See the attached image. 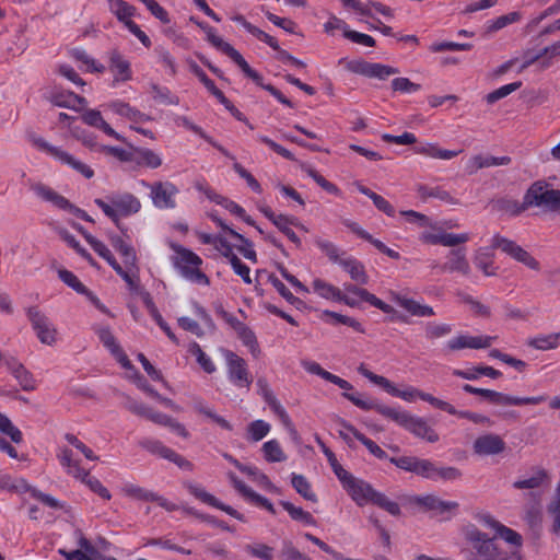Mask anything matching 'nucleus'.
Listing matches in <instances>:
<instances>
[{"label":"nucleus","instance_id":"nucleus-1","mask_svg":"<svg viewBox=\"0 0 560 560\" xmlns=\"http://www.w3.org/2000/svg\"><path fill=\"white\" fill-rule=\"evenodd\" d=\"M389 460L392 464L402 470L413 472L422 478L431 479L434 481H452L462 477L460 470L456 467L439 466L429 459H423L416 456L392 457Z\"/></svg>","mask_w":560,"mask_h":560},{"label":"nucleus","instance_id":"nucleus-2","mask_svg":"<svg viewBox=\"0 0 560 560\" xmlns=\"http://www.w3.org/2000/svg\"><path fill=\"white\" fill-rule=\"evenodd\" d=\"M409 502L422 509L424 512H431L433 516L441 521H450L459 508L455 501H445L435 494L415 495Z\"/></svg>","mask_w":560,"mask_h":560},{"label":"nucleus","instance_id":"nucleus-3","mask_svg":"<svg viewBox=\"0 0 560 560\" xmlns=\"http://www.w3.org/2000/svg\"><path fill=\"white\" fill-rule=\"evenodd\" d=\"M200 26L206 31L207 38L212 46L230 57L242 69L246 77L250 78L257 84H260V80H262L261 75L249 67L243 56L231 44L218 36L212 27L202 26L201 24Z\"/></svg>","mask_w":560,"mask_h":560},{"label":"nucleus","instance_id":"nucleus-4","mask_svg":"<svg viewBox=\"0 0 560 560\" xmlns=\"http://www.w3.org/2000/svg\"><path fill=\"white\" fill-rule=\"evenodd\" d=\"M525 206H535L548 210H560V190L551 189L547 184H533L525 195Z\"/></svg>","mask_w":560,"mask_h":560},{"label":"nucleus","instance_id":"nucleus-5","mask_svg":"<svg viewBox=\"0 0 560 560\" xmlns=\"http://www.w3.org/2000/svg\"><path fill=\"white\" fill-rule=\"evenodd\" d=\"M345 397L350 400L357 407L363 410H375L380 415L395 421L397 424L401 425L406 422V417L408 412L398 410L383 404L376 402L372 399L365 398L362 394H345Z\"/></svg>","mask_w":560,"mask_h":560},{"label":"nucleus","instance_id":"nucleus-6","mask_svg":"<svg viewBox=\"0 0 560 560\" xmlns=\"http://www.w3.org/2000/svg\"><path fill=\"white\" fill-rule=\"evenodd\" d=\"M492 248H497L524 264L533 270H539V262L523 247L517 245L514 241L503 237L501 235H494L492 238Z\"/></svg>","mask_w":560,"mask_h":560},{"label":"nucleus","instance_id":"nucleus-7","mask_svg":"<svg viewBox=\"0 0 560 560\" xmlns=\"http://www.w3.org/2000/svg\"><path fill=\"white\" fill-rule=\"evenodd\" d=\"M27 317L40 342L48 346L56 342L57 330L50 319L38 307H30Z\"/></svg>","mask_w":560,"mask_h":560},{"label":"nucleus","instance_id":"nucleus-8","mask_svg":"<svg viewBox=\"0 0 560 560\" xmlns=\"http://www.w3.org/2000/svg\"><path fill=\"white\" fill-rule=\"evenodd\" d=\"M358 371L361 375L366 377L369 381L374 383L375 385L381 386L388 394L399 397L406 401H413L417 397L419 398L420 390L415 387H408L404 390L398 389L389 380L384 376L377 375L370 370H368L364 364H361L358 368Z\"/></svg>","mask_w":560,"mask_h":560},{"label":"nucleus","instance_id":"nucleus-9","mask_svg":"<svg viewBox=\"0 0 560 560\" xmlns=\"http://www.w3.org/2000/svg\"><path fill=\"white\" fill-rule=\"evenodd\" d=\"M497 338V336L488 335L471 336L468 334H460L450 339L446 343V348L450 351H457L463 349H487L492 346Z\"/></svg>","mask_w":560,"mask_h":560},{"label":"nucleus","instance_id":"nucleus-10","mask_svg":"<svg viewBox=\"0 0 560 560\" xmlns=\"http://www.w3.org/2000/svg\"><path fill=\"white\" fill-rule=\"evenodd\" d=\"M225 359L228 362L230 380L237 387H245L248 389L253 378L247 371L245 360L230 350L225 351Z\"/></svg>","mask_w":560,"mask_h":560},{"label":"nucleus","instance_id":"nucleus-11","mask_svg":"<svg viewBox=\"0 0 560 560\" xmlns=\"http://www.w3.org/2000/svg\"><path fill=\"white\" fill-rule=\"evenodd\" d=\"M140 446L152 454L176 464L179 468L191 470L192 464L172 448L165 446L161 441L153 439H143L139 442Z\"/></svg>","mask_w":560,"mask_h":560},{"label":"nucleus","instance_id":"nucleus-12","mask_svg":"<svg viewBox=\"0 0 560 560\" xmlns=\"http://www.w3.org/2000/svg\"><path fill=\"white\" fill-rule=\"evenodd\" d=\"M343 488L351 497V499L359 505L363 506L372 503L376 490L362 479H358L350 475L343 482Z\"/></svg>","mask_w":560,"mask_h":560},{"label":"nucleus","instance_id":"nucleus-13","mask_svg":"<svg viewBox=\"0 0 560 560\" xmlns=\"http://www.w3.org/2000/svg\"><path fill=\"white\" fill-rule=\"evenodd\" d=\"M150 188L155 207L160 209H174L176 207L175 196L178 194V189L173 183L158 182L150 185Z\"/></svg>","mask_w":560,"mask_h":560},{"label":"nucleus","instance_id":"nucleus-14","mask_svg":"<svg viewBox=\"0 0 560 560\" xmlns=\"http://www.w3.org/2000/svg\"><path fill=\"white\" fill-rule=\"evenodd\" d=\"M480 522L495 530V538L499 537L503 539L505 542L512 546L513 549L518 550L523 545L522 536L512 528L506 527L501 524L490 514H482L479 517Z\"/></svg>","mask_w":560,"mask_h":560},{"label":"nucleus","instance_id":"nucleus-15","mask_svg":"<svg viewBox=\"0 0 560 560\" xmlns=\"http://www.w3.org/2000/svg\"><path fill=\"white\" fill-rule=\"evenodd\" d=\"M503 439L494 433H486L478 436L472 444L474 453L479 456H493L505 451Z\"/></svg>","mask_w":560,"mask_h":560},{"label":"nucleus","instance_id":"nucleus-16","mask_svg":"<svg viewBox=\"0 0 560 560\" xmlns=\"http://www.w3.org/2000/svg\"><path fill=\"white\" fill-rule=\"evenodd\" d=\"M2 363L19 382L23 390L30 392L35 389L33 374L16 358L4 354Z\"/></svg>","mask_w":560,"mask_h":560},{"label":"nucleus","instance_id":"nucleus-17","mask_svg":"<svg viewBox=\"0 0 560 560\" xmlns=\"http://www.w3.org/2000/svg\"><path fill=\"white\" fill-rule=\"evenodd\" d=\"M186 488H187V490L189 491L190 494H192L196 499L200 500L201 502H203V503H206L208 505H211L213 508H217V509L225 512L226 514L231 515L232 517H234V518H236L238 521H244V516L241 513H238L232 506L226 505V504L220 502L214 495H212L211 493L207 492L200 486H197V485H195L192 482H187L186 483Z\"/></svg>","mask_w":560,"mask_h":560},{"label":"nucleus","instance_id":"nucleus-18","mask_svg":"<svg viewBox=\"0 0 560 560\" xmlns=\"http://www.w3.org/2000/svg\"><path fill=\"white\" fill-rule=\"evenodd\" d=\"M312 288L313 291L323 299L343 302L350 307L358 306V301L354 298L343 294L337 287L322 279H315L312 283Z\"/></svg>","mask_w":560,"mask_h":560},{"label":"nucleus","instance_id":"nucleus-19","mask_svg":"<svg viewBox=\"0 0 560 560\" xmlns=\"http://www.w3.org/2000/svg\"><path fill=\"white\" fill-rule=\"evenodd\" d=\"M402 427L416 436L430 443H435L439 440L438 433L422 418L408 413Z\"/></svg>","mask_w":560,"mask_h":560},{"label":"nucleus","instance_id":"nucleus-20","mask_svg":"<svg viewBox=\"0 0 560 560\" xmlns=\"http://www.w3.org/2000/svg\"><path fill=\"white\" fill-rule=\"evenodd\" d=\"M441 271L458 272L463 276H468L470 273V266L465 248L452 249L447 255V261L441 267Z\"/></svg>","mask_w":560,"mask_h":560},{"label":"nucleus","instance_id":"nucleus-21","mask_svg":"<svg viewBox=\"0 0 560 560\" xmlns=\"http://www.w3.org/2000/svg\"><path fill=\"white\" fill-rule=\"evenodd\" d=\"M345 291L347 295H350L358 301V304L360 301H365L370 303L372 306L381 310L384 313L390 314L394 313L395 310L389 304L383 302L378 298H376L374 294L370 293L368 290L355 287L353 284L345 285Z\"/></svg>","mask_w":560,"mask_h":560},{"label":"nucleus","instance_id":"nucleus-22","mask_svg":"<svg viewBox=\"0 0 560 560\" xmlns=\"http://www.w3.org/2000/svg\"><path fill=\"white\" fill-rule=\"evenodd\" d=\"M545 521L549 524L552 534L560 535V482L546 505Z\"/></svg>","mask_w":560,"mask_h":560},{"label":"nucleus","instance_id":"nucleus-23","mask_svg":"<svg viewBox=\"0 0 560 560\" xmlns=\"http://www.w3.org/2000/svg\"><path fill=\"white\" fill-rule=\"evenodd\" d=\"M110 202L113 206H115V208L117 210L118 219H119V217H128V215L135 214L141 208V203H140L139 199L129 192L115 195V196L110 197Z\"/></svg>","mask_w":560,"mask_h":560},{"label":"nucleus","instance_id":"nucleus-24","mask_svg":"<svg viewBox=\"0 0 560 560\" xmlns=\"http://www.w3.org/2000/svg\"><path fill=\"white\" fill-rule=\"evenodd\" d=\"M392 298L400 307H402L411 316L431 317L435 314L434 310L431 306L421 304L399 293H392Z\"/></svg>","mask_w":560,"mask_h":560},{"label":"nucleus","instance_id":"nucleus-25","mask_svg":"<svg viewBox=\"0 0 560 560\" xmlns=\"http://www.w3.org/2000/svg\"><path fill=\"white\" fill-rule=\"evenodd\" d=\"M547 399L545 395L535 397H514L500 392H494L490 402L500 406H523V405H539Z\"/></svg>","mask_w":560,"mask_h":560},{"label":"nucleus","instance_id":"nucleus-26","mask_svg":"<svg viewBox=\"0 0 560 560\" xmlns=\"http://www.w3.org/2000/svg\"><path fill=\"white\" fill-rule=\"evenodd\" d=\"M48 100L56 106L77 109L78 106H84L86 100L72 92H51Z\"/></svg>","mask_w":560,"mask_h":560},{"label":"nucleus","instance_id":"nucleus-27","mask_svg":"<svg viewBox=\"0 0 560 560\" xmlns=\"http://www.w3.org/2000/svg\"><path fill=\"white\" fill-rule=\"evenodd\" d=\"M142 301L148 308L150 315L153 317V319L156 322V324L160 326V328L166 334V336L176 345H178V339L175 336V334L172 331L171 327L167 325V323L163 319L162 315L160 314L158 307L155 306L151 295L149 292H142L141 293Z\"/></svg>","mask_w":560,"mask_h":560},{"label":"nucleus","instance_id":"nucleus-28","mask_svg":"<svg viewBox=\"0 0 560 560\" xmlns=\"http://www.w3.org/2000/svg\"><path fill=\"white\" fill-rule=\"evenodd\" d=\"M527 345L540 351L558 349L560 347V331L550 334H539L528 339Z\"/></svg>","mask_w":560,"mask_h":560},{"label":"nucleus","instance_id":"nucleus-29","mask_svg":"<svg viewBox=\"0 0 560 560\" xmlns=\"http://www.w3.org/2000/svg\"><path fill=\"white\" fill-rule=\"evenodd\" d=\"M109 69L116 73L115 81L131 79L130 63L117 50L110 52Z\"/></svg>","mask_w":560,"mask_h":560},{"label":"nucleus","instance_id":"nucleus-30","mask_svg":"<svg viewBox=\"0 0 560 560\" xmlns=\"http://www.w3.org/2000/svg\"><path fill=\"white\" fill-rule=\"evenodd\" d=\"M229 478L232 481L234 488L245 498L273 512L272 504L266 498L255 493L242 480H240L235 474L230 472Z\"/></svg>","mask_w":560,"mask_h":560},{"label":"nucleus","instance_id":"nucleus-31","mask_svg":"<svg viewBox=\"0 0 560 560\" xmlns=\"http://www.w3.org/2000/svg\"><path fill=\"white\" fill-rule=\"evenodd\" d=\"M33 190L38 197L46 201L51 202L59 209L65 210L67 207H70V201L67 198L59 195L57 191H55L54 189L46 185L36 184L35 186H33Z\"/></svg>","mask_w":560,"mask_h":560},{"label":"nucleus","instance_id":"nucleus-32","mask_svg":"<svg viewBox=\"0 0 560 560\" xmlns=\"http://www.w3.org/2000/svg\"><path fill=\"white\" fill-rule=\"evenodd\" d=\"M112 246L121 255L126 268L129 270L136 267L137 255L131 245L126 243L120 236L110 237Z\"/></svg>","mask_w":560,"mask_h":560},{"label":"nucleus","instance_id":"nucleus-33","mask_svg":"<svg viewBox=\"0 0 560 560\" xmlns=\"http://www.w3.org/2000/svg\"><path fill=\"white\" fill-rule=\"evenodd\" d=\"M474 262L485 276L492 277L497 275V267L493 262V253L488 248H480L474 258Z\"/></svg>","mask_w":560,"mask_h":560},{"label":"nucleus","instance_id":"nucleus-34","mask_svg":"<svg viewBox=\"0 0 560 560\" xmlns=\"http://www.w3.org/2000/svg\"><path fill=\"white\" fill-rule=\"evenodd\" d=\"M545 57V59H542L541 63H540V67L541 69H547L549 68L551 65H552V59L553 58H557V57H560V39L547 47H545L539 55H537L536 57H534L533 59L524 62L520 69V71H523L524 69H526L529 65H532L534 61L540 59Z\"/></svg>","mask_w":560,"mask_h":560},{"label":"nucleus","instance_id":"nucleus-35","mask_svg":"<svg viewBox=\"0 0 560 560\" xmlns=\"http://www.w3.org/2000/svg\"><path fill=\"white\" fill-rule=\"evenodd\" d=\"M415 152L418 154H422L425 156H430L433 159H440V160H451L459 154L460 151H452L442 149L439 145L434 143H425L418 145L415 149Z\"/></svg>","mask_w":560,"mask_h":560},{"label":"nucleus","instance_id":"nucleus-36","mask_svg":"<svg viewBox=\"0 0 560 560\" xmlns=\"http://www.w3.org/2000/svg\"><path fill=\"white\" fill-rule=\"evenodd\" d=\"M30 490V485L23 478H14L8 474H0V491L11 493H24Z\"/></svg>","mask_w":560,"mask_h":560},{"label":"nucleus","instance_id":"nucleus-37","mask_svg":"<svg viewBox=\"0 0 560 560\" xmlns=\"http://www.w3.org/2000/svg\"><path fill=\"white\" fill-rule=\"evenodd\" d=\"M125 408L128 409L130 412L137 415V416H140V417H143L154 423H158V421L160 420L162 413L161 412H158L155 410H153L151 407L142 404V402H138L133 399H131L130 397H127V400L125 402Z\"/></svg>","mask_w":560,"mask_h":560},{"label":"nucleus","instance_id":"nucleus-38","mask_svg":"<svg viewBox=\"0 0 560 560\" xmlns=\"http://www.w3.org/2000/svg\"><path fill=\"white\" fill-rule=\"evenodd\" d=\"M339 265L350 275V277L361 283L365 284L369 278L364 271V267L361 262L353 258H342L339 260Z\"/></svg>","mask_w":560,"mask_h":560},{"label":"nucleus","instance_id":"nucleus-39","mask_svg":"<svg viewBox=\"0 0 560 560\" xmlns=\"http://www.w3.org/2000/svg\"><path fill=\"white\" fill-rule=\"evenodd\" d=\"M108 106L116 114H118L120 116H125L128 119L136 121V122L147 121L150 119L145 114L131 107L129 104L120 102V101L113 102Z\"/></svg>","mask_w":560,"mask_h":560},{"label":"nucleus","instance_id":"nucleus-40","mask_svg":"<svg viewBox=\"0 0 560 560\" xmlns=\"http://www.w3.org/2000/svg\"><path fill=\"white\" fill-rule=\"evenodd\" d=\"M474 549L476 550L478 556H480L485 560H502V555L495 542V537L485 538Z\"/></svg>","mask_w":560,"mask_h":560},{"label":"nucleus","instance_id":"nucleus-41","mask_svg":"<svg viewBox=\"0 0 560 560\" xmlns=\"http://www.w3.org/2000/svg\"><path fill=\"white\" fill-rule=\"evenodd\" d=\"M453 374L468 381H475L480 375H486L491 378H498L501 376V372L491 366H477L470 370H454Z\"/></svg>","mask_w":560,"mask_h":560},{"label":"nucleus","instance_id":"nucleus-42","mask_svg":"<svg viewBox=\"0 0 560 560\" xmlns=\"http://www.w3.org/2000/svg\"><path fill=\"white\" fill-rule=\"evenodd\" d=\"M191 69H192V72L195 73V75L202 82L205 88L214 97H217V100L222 105H228L229 104V98H226L225 95L223 94V92L215 86L214 82L211 79L208 78V75L203 72V70L200 67H198L197 65H194L191 67Z\"/></svg>","mask_w":560,"mask_h":560},{"label":"nucleus","instance_id":"nucleus-43","mask_svg":"<svg viewBox=\"0 0 560 560\" xmlns=\"http://www.w3.org/2000/svg\"><path fill=\"white\" fill-rule=\"evenodd\" d=\"M86 242L91 245V247L103 258L105 259L109 266L115 270V271H120V265L117 262V260L115 259L114 255L112 254V252L107 248V246L98 241L97 238H95L94 236L92 235H86Z\"/></svg>","mask_w":560,"mask_h":560},{"label":"nucleus","instance_id":"nucleus-44","mask_svg":"<svg viewBox=\"0 0 560 560\" xmlns=\"http://www.w3.org/2000/svg\"><path fill=\"white\" fill-rule=\"evenodd\" d=\"M291 485L305 500L311 502L317 501L316 494L312 491L311 483L303 475L292 474Z\"/></svg>","mask_w":560,"mask_h":560},{"label":"nucleus","instance_id":"nucleus-45","mask_svg":"<svg viewBox=\"0 0 560 560\" xmlns=\"http://www.w3.org/2000/svg\"><path fill=\"white\" fill-rule=\"evenodd\" d=\"M289 225L295 226L303 233H307L308 229L305 225H303L298 219L293 217L282 215V234L285 235L296 246H300L301 242L299 236Z\"/></svg>","mask_w":560,"mask_h":560},{"label":"nucleus","instance_id":"nucleus-46","mask_svg":"<svg viewBox=\"0 0 560 560\" xmlns=\"http://www.w3.org/2000/svg\"><path fill=\"white\" fill-rule=\"evenodd\" d=\"M343 425L347 430H349L352 433V435L357 440H359L363 445L366 446L371 454H373L375 457L380 459L386 458V453L375 442L364 436L353 425L349 423H343Z\"/></svg>","mask_w":560,"mask_h":560},{"label":"nucleus","instance_id":"nucleus-47","mask_svg":"<svg viewBox=\"0 0 560 560\" xmlns=\"http://www.w3.org/2000/svg\"><path fill=\"white\" fill-rule=\"evenodd\" d=\"M57 160L63 164L69 165L70 167L82 174L85 178H92L94 176V172L90 166L80 162L74 156H72L71 154L63 150Z\"/></svg>","mask_w":560,"mask_h":560},{"label":"nucleus","instance_id":"nucleus-48","mask_svg":"<svg viewBox=\"0 0 560 560\" xmlns=\"http://www.w3.org/2000/svg\"><path fill=\"white\" fill-rule=\"evenodd\" d=\"M124 493L132 499L145 501V502H152L154 500H158V494L147 490L144 488H141L139 486H136L133 483L125 485L122 488Z\"/></svg>","mask_w":560,"mask_h":560},{"label":"nucleus","instance_id":"nucleus-49","mask_svg":"<svg viewBox=\"0 0 560 560\" xmlns=\"http://www.w3.org/2000/svg\"><path fill=\"white\" fill-rule=\"evenodd\" d=\"M282 509H284L292 520L302 523L303 525H314L315 521L311 513L304 511L302 508H298L290 502H282Z\"/></svg>","mask_w":560,"mask_h":560},{"label":"nucleus","instance_id":"nucleus-50","mask_svg":"<svg viewBox=\"0 0 560 560\" xmlns=\"http://www.w3.org/2000/svg\"><path fill=\"white\" fill-rule=\"evenodd\" d=\"M95 334L98 336L101 342L107 348L110 353L119 352L120 346L116 341V338L112 334L109 327L107 326H94L93 327Z\"/></svg>","mask_w":560,"mask_h":560},{"label":"nucleus","instance_id":"nucleus-51","mask_svg":"<svg viewBox=\"0 0 560 560\" xmlns=\"http://www.w3.org/2000/svg\"><path fill=\"white\" fill-rule=\"evenodd\" d=\"M546 478H547V474L545 470H537L529 478L518 479V480L514 481L512 486L514 489H518V490L536 489V488H539L544 483Z\"/></svg>","mask_w":560,"mask_h":560},{"label":"nucleus","instance_id":"nucleus-52","mask_svg":"<svg viewBox=\"0 0 560 560\" xmlns=\"http://www.w3.org/2000/svg\"><path fill=\"white\" fill-rule=\"evenodd\" d=\"M418 192L422 199L434 197L452 205L458 203L457 200L450 195V192L438 187L432 188L421 185L418 187Z\"/></svg>","mask_w":560,"mask_h":560},{"label":"nucleus","instance_id":"nucleus-53","mask_svg":"<svg viewBox=\"0 0 560 560\" xmlns=\"http://www.w3.org/2000/svg\"><path fill=\"white\" fill-rule=\"evenodd\" d=\"M372 503L385 510L393 516H399L401 514V510L398 503L392 501L387 495H385L382 492L376 491V493L373 497Z\"/></svg>","mask_w":560,"mask_h":560},{"label":"nucleus","instance_id":"nucleus-54","mask_svg":"<svg viewBox=\"0 0 560 560\" xmlns=\"http://www.w3.org/2000/svg\"><path fill=\"white\" fill-rule=\"evenodd\" d=\"M201 265V259L195 253L189 249L179 247L177 249V257L175 261V266L182 270V267L187 266L190 268H195Z\"/></svg>","mask_w":560,"mask_h":560},{"label":"nucleus","instance_id":"nucleus-55","mask_svg":"<svg viewBox=\"0 0 560 560\" xmlns=\"http://www.w3.org/2000/svg\"><path fill=\"white\" fill-rule=\"evenodd\" d=\"M188 351L196 357L197 362L200 364L205 372L211 374L215 371V365L211 359L202 351L197 342H191Z\"/></svg>","mask_w":560,"mask_h":560},{"label":"nucleus","instance_id":"nucleus-56","mask_svg":"<svg viewBox=\"0 0 560 560\" xmlns=\"http://www.w3.org/2000/svg\"><path fill=\"white\" fill-rule=\"evenodd\" d=\"M244 550L247 555L261 560L273 559L275 549L265 544H249L244 547Z\"/></svg>","mask_w":560,"mask_h":560},{"label":"nucleus","instance_id":"nucleus-57","mask_svg":"<svg viewBox=\"0 0 560 560\" xmlns=\"http://www.w3.org/2000/svg\"><path fill=\"white\" fill-rule=\"evenodd\" d=\"M153 98L160 104L178 105L179 98L171 93L167 88H161L158 84L151 85Z\"/></svg>","mask_w":560,"mask_h":560},{"label":"nucleus","instance_id":"nucleus-58","mask_svg":"<svg viewBox=\"0 0 560 560\" xmlns=\"http://www.w3.org/2000/svg\"><path fill=\"white\" fill-rule=\"evenodd\" d=\"M521 20V13L518 12H511L505 15H501L493 21H490L487 25V32L488 33H494L503 27H505L509 24H512L514 22H517Z\"/></svg>","mask_w":560,"mask_h":560},{"label":"nucleus","instance_id":"nucleus-59","mask_svg":"<svg viewBox=\"0 0 560 560\" xmlns=\"http://www.w3.org/2000/svg\"><path fill=\"white\" fill-rule=\"evenodd\" d=\"M135 151L138 153L140 160L139 164H143L150 168H158L162 165V159L150 149L137 148Z\"/></svg>","mask_w":560,"mask_h":560},{"label":"nucleus","instance_id":"nucleus-60","mask_svg":"<svg viewBox=\"0 0 560 560\" xmlns=\"http://www.w3.org/2000/svg\"><path fill=\"white\" fill-rule=\"evenodd\" d=\"M110 9L116 14L117 19L121 22H126L130 20L129 18L133 15L135 8L124 0H109Z\"/></svg>","mask_w":560,"mask_h":560},{"label":"nucleus","instance_id":"nucleus-61","mask_svg":"<svg viewBox=\"0 0 560 560\" xmlns=\"http://www.w3.org/2000/svg\"><path fill=\"white\" fill-rule=\"evenodd\" d=\"M236 334L244 346L249 348L252 354L257 357L259 353V347L254 331L248 326L244 325Z\"/></svg>","mask_w":560,"mask_h":560},{"label":"nucleus","instance_id":"nucleus-62","mask_svg":"<svg viewBox=\"0 0 560 560\" xmlns=\"http://www.w3.org/2000/svg\"><path fill=\"white\" fill-rule=\"evenodd\" d=\"M463 302L469 306L470 312L481 318H489L491 316V310L488 305L481 303L478 300H475L470 295H464Z\"/></svg>","mask_w":560,"mask_h":560},{"label":"nucleus","instance_id":"nucleus-63","mask_svg":"<svg viewBox=\"0 0 560 560\" xmlns=\"http://www.w3.org/2000/svg\"><path fill=\"white\" fill-rule=\"evenodd\" d=\"M269 430L270 425L267 422L262 420H255L248 425V439L254 442H258L268 434Z\"/></svg>","mask_w":560,"mask_h":560},{"label":"nucleus","instance_id":"nucleus-64","mask_svg":"<svg viewBox=\"0 0 560 560\" xmlns=\"http://www.w3.org/2000/svg\"><path fill=\"white\" fill-rule=\"evenodd\" d=\"M58 276L63 283L73 289L75 292L80 294L86 292V287L78 279L73 272L67 269H59Z\"/></svg>","mask_w":560,"mask_h":560}]
</instances>
